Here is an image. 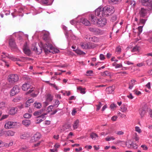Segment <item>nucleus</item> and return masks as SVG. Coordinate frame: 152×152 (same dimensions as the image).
I'll return each instance as SVG.
<instances>
[{"instance_id":"19","label":"nucleus","mask_w":152,"mask_h":152,"mask_svg":"<svg viewBox=\"0 0 152 152\" xmlns=\"http://www.w3.org/2000/svg\"><path fill=\"white\" fill-rule=\"evenodd\" d=\"M90 19L91 20L92 23L94 24H96L98 19L97 18L93 15L91 14L90 15Z\"/></svg>"},{"instance_id":"30","label":"nucleus","mask_w":152,"mask_h":152,"mask_svg":"<svg viewBox=\"0 0 152 152\" xmlns=\"http://www.w3.org/2000/svg\"><path fill=\"white\" fill-rule=\"evenodd\" d=\"M90 41L93 42H97L99 41V39L96 37H90L89 38Z\"/></svg>"},{"instance_id":"13","label":"nucleus","mask_w":152,"mask_h":152,"mask_svg":"<svg viewBox=\"0 0 152 152\" xmlns=\"http://www.w3.org/2000/svg\"><path fill=\"white\" fill-rule=\"evenodd\" d=\"M31 87L30 83L27 82L23 84L22 86V89L25 91H26L28 90V89L30 88Z\"/></svg>"},{"instance_id":"10","label":"nucleus","mask_w":152,"mask_h":152,"mask_svg":"<svg viewBox=\"0 0 152 152\" xmlns=\"http://www.w3.org/2000/svg\"><path fill=\"white\" fill-rule=\"evenodd\" d=\"M71 127V125L69 124H66L60 127L59 129V131L61 132H63L66 130L69 129Z\"/></svg>"},{"instance_id":"21","label":"nucleus","mask_w":152,"mask_h":152,"mask_svg":"<svg viewBox=\"0 0 152 152\" xmlns=\"http://www.w3.org/2000/svg\"><path fill=\"white\" fill-rule=\"evenodd\" d=\"M41 137V134L38 132L36 133L33 137L32 139L35 141L38 140Z\"/></svg>"},{"instance_id":"12","label":"nucleus","mask_w":152,"mask_h":152,"mask_svg":"<svg viewBox=\"0 0 152 152\" xmlns=\"http://www.w3.org/2000/svg\"><path fill=\"white\" fill-rule=\"evenodd\" d=\"M47 115V113H44L38 117L36 122V123L39 124L45 120V116L46 115Z\"/></svg>"},{"instance_id":"41","label":"nucleus","mask_w":152,"mask_h":152,"mask_svg":"<svg viewBox=\"0 0 152 152\" xmlns=\"http://www.w3.org/2000/svg\"><path fill=\"white\" fill-rule=\"evenodd\" d=\"M102 106V103L100 102H99V104L96 105V110L97 111H99V109H100V108Z\"/></svg>"},{"instance_id":"3","label":"nucleus","mask_w":152,"mask_h":152,"mask_svg":"<svg viewBox=\"0 0 152 152\" xmlns=\"http://www.w3.org/2000/svg\"><path fill=\"white\" fill-rule=\"evenodd\" d=\"M18 80V76L16 74H12L9 75L8 77V80L11 84H13L16 83Z\"/></svg>"},{"instance_id":"31","label":"nucleus","mask_w":152,"mask_h":152,"mask_svg":"<svg viewBox=\"0 0 152 152\" xmlns=\"http://www.w3.org/2000/svg\"><path fill=\"white\" fill-rule=\"evenodd\" d=\"M121 110L123 113H126L128 111L127 107L125 105H123L121 107Z\"/></svg>"},{"instance_id":"28","label":"nucleus","mask_w":152,"mask_h":152,"mask_svg":"<svg viewBox=\"0 0 152 152\" xmlns=\"http://www.w3.org/2000/svg\"><path fill=\"white\" fill-rule=\"evenodd\" d=\"M107 92L109 94L113 93L114 90V88L113 86H110L107 88Z\"/></svg>"},{"instance_id":"36","label":"nucleus","mask_w":152,"mask_h":152,"mask_svg":"<svg viewBox=\"0 0 152 152\" xmlns=\"http://www.w3.org/2000/svg\"><path fill=\"white\" fill-rule=\"evenodd\" d=\"M53 105H50L49 106L47 110V113H49L52 111V109H53Z\"/></svg>"},{"instance_id":"56","label":"nucleus","mask_w":152,"mask_h":152,"mask_svg":"<svg viewBox=\"0 0 152 152\" xmlns=\"http://www.w3.org/2000/svg\"><path fill=\"white\" fill-rule=\"evenodd\" d=\"M48 0H42V3L48 5L49 4H48Z\"/></svg>"},{"instance_id":"1","label":"nucleus","mask_w":152,"mask_h":152,"mask_svg":"<svg viewBox=\"0 0 152 152\" xmlns=\"http://www.w3.org/2000/svg\"><path fill=\"white\" fill-rule=\"evenodd\" d=\"M41 46L43 47L46 53H58L59 52L58 50L54 48L51 44L47 43L43 45L42 43H41Z\"/></svg>"},{"instance_id":"44","label":"nucleus","mask_w":152,"mask_h":152,"mask_svg":"<svg viewBox=\"0 0 152 152\" xmlns=\"http://www.w3.org/2000/svg\"><path fill=\"white\" fill-rule=\"evenodd\" d=\"M49 85L53 87L54 88H55V89L56 90H58L59 89V88H58V87H57L56 85L55 84H52L51 83H50Z\"/></svg>"},{"instance_id":"40","label":"nucleus","mask_w":152,"mask_h":152,"mask_svg":"<svg viewBox=\"0 0 152 152\" xmlns=\"http://www.w3.org/2000/svg\"><path fill=\"white\" fill-rule=\"evenodd\" d=\"M121 1V0H108V2L111 4H116Z\"/></svg>"},{"instance_id":"26","label":"nucleus","mask_w":152,"mask_h":152,"mask_svg":"<svg viewBox=\"0 0 152 152\" xmlns=\"http://www.w3.org/2000/svg\"><path fill=\"white\" fill-rule=\"evenodd\" d=\"M22 124L26 126H28L31 124V121L28 119H26L22 121Z\"/></svg>"},{"instance_id":"22","label":"nucleus","mask_w":152,"mask_h":152,"mask_svg":"<svg viewBox=\"0 0 152 152\" xmlns=\"http://www.w3.org/2000/svg\"><path fill=\"white\" fill-rule=\"evenodd\" d=\"M80 45L81 48L83 49H87L90 48L89 45L86 42H81L80 44Z\"/></svg>"},{"instance_id":"7","label":"nucleus","mask_w":152,"mask_h":152,"mask_svg":"<svg viewBox=\"0 0 152 152\" xmlns=\"http://www.w3.org/2000/svg\"><path fill=\"white\" fill-rule=\"evenodd\" d=\"M3 55H1V58H5L7 57L13 61H20L19 59L15 58L13 56L8 54L5 52H3Z\"/></svg>"},{"instance_id":"46","label":"nucleus","mask_w":152,"mask_h":152,"mask_svg":"<svg viewBox=\"0 0 152 152\" xmlns=\"http://www.w3.org/2000/svg\"><path fill=\"white\" fill-rule=\"evenodd\" d=\"M6 104L4 102H2L0 104V108L1 109H3L5 107Z\"/></svg>"},{"instance_id":"58","label":"nucleus","mask_w":152,"mask_h":152,"mask_svg":"<svg viewBox=\"0 0 152 152\" xmlns=\"http://www.w3.org/2000/svg\"><path fill=\"white\" fill-rule=\"evenodd\" d=\"M142 27L143 26H140L138 27V30L140 34L141 33L142 31Z\"/></svg>"},{"instance_id":"20","label":"nucleus","mask_w":152,"mask_h":152,"mask_svg":"<svg viewBox=\"0 0 152 152\" xmlns=\"http://www.w3.org/2000/svg\"><path fill=\"white\" fill-rule=\"evenodd\" d=\"M4 133L5 136L7 137L13 136L14 135L15 132L13 131L9 130L5 131Z\"/></svg>"},{"instance_id":"4","label":"nucleus","mask_w":152,"mask_h":152,"mask_svg":"<svg viewBox=\"0 0 152 152\" xmlns=\"http://www.w3.org/2000/svg\"><path fill=\"white\" fill-rule=\"evenodd\" d=\"M18 124L16 122L7 121L6 122L4 127L7 129H11L17 126Z\"/></svg>"},{"instance_id":"6","label":"nucleus","mask_w":152,"mask_h":152,"mask_svg":"<svg viewBox=\"0 0 152 152\" xmlns=\"http://www.w3.org/2000/svg\"><path fill=\"white\" fill-rule=\"evenodd\" d=\"M143 5L148 7L149 10H152V0H140Z\"/></svg>"},{"instance_id":"9","label":"nucleus","mask_w":152,"mask_h":152,"mask_svg":"<svg viewBox=\"0 0 152 152\" xmlns=\"http://www.w3.org/2000/svg\"><path fill=\"white\" fill-rule=\"evenodd\" d=\"M96 25L100 26H103L105 25L107 23V20L105 18H100L98 19Z\"/></svg>"},{"instance_id":"42","label":"nucleus","mask_w":152,"mask_h":152,"mask_svg":"<svg viewBox=\"0 0 152 152\" xmlns=\"http://www.w3.org/2000/svg\"><path fill=\"white\" fill-rule=\"evenodd\" d=\"M102 75L104 76H109L110 75V74L109 72L107 71H105L103 72L102 74Z\"/></svg>"},{"instance_id":"64","label":"nucleus","mask_w":152,"mask_h":152,"mask_svg":"<svg viewBox=\"0 0 152 152\" xmlns=\"http://www.w3.org/2000/svg\"><path fill=\"white\" fill-rule=\"evenodd\" d=\"M146 20L144 19H140V23H142L143 24H144Z\"/></svg>"},{"instance_id":"25","label":"nucleus","mask_w":152,"mask_h":152,"mask_svg":"<svg viewBox=\"0 0 152 152\" xmlns=\"http://www.w3.org/2000/svg\"><path fill=\"white\" fill-rule=\"evenodd\" d=\"M136 80H132L129 82V89H131L133 88L134 85L135 83Z\"/></svg>"},{"instance_id":"27","label":"nucleus","mask_w":152,"mask_h":152,"mask_svg":"<svg viewBox=\"0 0 152 152\" xmlns=\"http://www.w3.org/2000/svg\"><path fill=\"white\" fill-rule=\"evenodd\" d=\"M34 107L37 109H40L42 106V104L41 103L36 102L34 104Z\"/></svg>"},{"instance_id":"59","label":"nucleus","mask_w":152,"mask_h":152,"mask_svg":"<svg viewBox=\"0 0 152 152\" xmlns=\"http://www.w3.org/2000/svg\"><path fill=\"white\" fill-rule=\"evenodd\" d=\"M146 86L149 89H150L151 88V83L148 82L146 85Z\"/></svg>"},{"instance_id":"43","label":"nucleus","mask_w":152,"mask_h":152,"mask_svg":"<svg viewBox=\"0 0 152 152\" xmlns=\"http://www.w3.org/2000/svg\"><path fill=\"white\" fill-rule=\"evenodd\" d=\"M116 105L114 103L110 105V108L111 110H114V109L116 108Z\"/></svg>"},{"instance_id":"45","label":"nucleus","mask_w":152,"mask_h":152,"mask_svg":"<svg viewBox=\"0 0 152 152\" xmlns=\"http://www.w3.org/2000/svg\"><path fill=\"white\" fill-rule=\"evenodd\" d=\"M135 131L139 133H140L142 132L140 127L137 126L135 127Z\"/></svg>"},{"instance_id":"18","label":"nucleus","mask_w":152,"mask_h":152,"mask_svg":"<svg viewBox=\"0 0 152 152\" xmlns=\"http://www.w3.org/2000/svg\"><path fill=\"white\" fill-rule=\"evenodd\" d=\"M80 22L85 26H89L91 25V23L88 20L84 18H81Z\"/></svg>"},{"instance_id":"47","label":"nucleus","mask_w":152,"mask_h":152,"mask_svg":"<svg viewBox=\"0 0 152 152\" xmlns=\"http://www.w3.org/2000/svg\"><path fill=\"white\" fill-rule=\"evenodd\" d=\"M31 116V115L28 113H26L24 115V117L26 118H30Z\"/></svg>"},{"instance_id":"55","label":"nucleus","mask_w":152,"mask_h":152,"mask_svg":"<svg viewBox=\"0 0 152 152\" xmlns=\"http://www.w3.org/2000/svg\"><path fill=\"white\" fill-rule=\"evenodd\" d=\"M122 67V65L121 63L116 64L115 66V68H118Z\"/></svg>"},{"instance_id":"49","label":"nucleus","mask_w":152,"mask_h":152,"mask_svg":"<svg viewBox=\"0 0 152 152\" xmlns=\"http://www.w3.org/2000/svg\"><path fill=\"white\" fill-rule=\"evenodd\" d=\"M121 48L119 46L117 47L116 49V51L118 53H119L121 51Z\"/></svg>"},{"instance_id":"39","label":"nucleus","mask_w":152,"mask_h":152,"mask_svg":"<svg viewBox=\"0 0 152 152\" xmlns=\"http://www.w3.org/2000/svg\"><path fill=\"white\" fill-rule=\"evenodd\" d=\"M140 49V48L139 47L137 46H136L133 48L132 51V52L138 51Z\"/></svg>"},{"instance_id":"52","label":"nucleus","mask_w":152,"mask_h":152,"mask_svg":"<svg viewBox=\"0 0 152 152\" xmlns=\"http://www.w3.org/2000/svg\"><path fill=\"white\" fill-rule=\"evenodd\" d=\"M134 140L136 141H138L139 139V137L137 135V133H136L135 136L134 138Z\"/></svg>"},{"instance_id":"63","label":"nucleus","mask_w":152,"mask_h":152,"mask_svg":"<svg viewBox=\"0 0 152 152\" xmlns=\"http://www.w3.org/2000/svg\"><path fill=\"white\" fill-rule=\"evenodd\" d=\"M8 115H3L2 116V117L1 118V120H3L4 119L6 118H7L8 117Z\"/></svg>"},{"instance_id":"15","label":"nucleus","mask_w":152,"mask_h":152,"mask_svg":"<svg viewBox=\"0 0 152 152\" xmlns=\"http://www.w3.org/2000/svg\"><path fill=\"white\" fill-rule=\"evenodd\" d=\"M23 50L25 53L27 55H29L31 53V50L29 49L26 43L24 45Z\"/></svg>"},{"instance_id":"29","label":"nucleus","mask_w":152,"mask_h":152,"mask_svg":"<svg viewBox=\"0 0 152 152\" xmlns=\"http://www.w3.org/2000/svg\"><path fill=\"white\" fill-rule=\"evenodd\" d=\"M17 111V108L15 107L12 108L9 111V113L11 115L15 114Z\"/></svg>"},{"instance_id":"57","label":"nucleus","mask_w":152,"mask_h":152,"mask_svg":"<svg viewBox=\"0 0 152 152\" xmlns=\"http://www.w3.org/2000/svg\"><path fill=\"white\" fill-rule=\"evenodd\" d=\"M60 145L57 143H56L55 145L54 146V147L55 148V149H57L59 148L60 147Z\"/></svg>"},{"instance_id":"38","label":"nucleus","mask_w":152,"mask_h":152,"mask_svg":"<svg viewBox=\"0 0 152 152\" xmlns=\"http://www.w3.org/2000/svg\"><path fill=\"white\" fill-rule=\"evenodd\" d=\"M115 139V138L113 136L107 137L105 138V140L107 141L111 140H113Z\"/></svg>"},{"instance_id":"23","label":"nucleus","mask_w":152,"mask_h":152,"mask_svg":"<svg viewBox=\"0 0 152 152\" xmlns=\"http://www.w3.org/2000/svg\"><path fill=\"white\" fill-rule=\"evenodd\" d=\"M80 121L79 120L77 119L73 122V129H76L79 126Z\"/></svg>"},{"instance_id":"14","label":"nucleus","mask_w":152,"mask_h":152,"mask_svg":"<svg viewBox=\"0 0 152 152\" xmlns=\"http://www.w3.org/2000/svg\"><path fill=\"white\" fill-rule=\"evenodd\" d=\"M101 12H103V7L100 6L97 9L95 12V14L97 16L101 17L102 16V14Z\"/></svg>"},{"instance_id":"50","label":"nucleus","mask_w":152,"mask_h":152,"mask_svg":"<svg viewBox=\"0 0 152 152\" xmlns=\"http://www.w3.org/2000/svg\"><path fill=\"white\" fill-rule=\"evenodd\" d=\"M13 142L12 141H11L9 142L6 143V146H8V147L10 146H12L13 145Z\"/></svg>"},{"instance_id":"8","label":"nucleus","mask_w":152,"mask_h":152,"mask_svg":"<svg viewBox=\"0 0 152 152\" xmlns=\"http://www.w3.org/2000/svg\"><path fill=\"white\" fill-rule=\"evenodd\" d=\"M126 146L128 148H132L136 149L137 148V145L134 143L132 141L130 140H128L126 142Z\"/></svg>"},{"instance_id":"35","label":"nucleus","mask_w":152,"mask_h":152,"mask_svg":"<svg viewBox=\"0 0 152 152\" xmlns=\"http://www.w3.org/2000/svg\"><path fill=\"white\" fill-rule=\"evenodd\" d=\"M45 110L44 109V110L43 109H42L40 110L39 111L35 112L34 113V116H37V115H39L41 114V113L42 112H43V110Z\"/></svg>"},{"instance_id":"16","label":"nucleus","mask_w":152,"mask_h":152,"mask_svg":"<svg viewBox=\"0 0 152 152\" xmlns=\"http://www.w3.org/2000/svg\"><path fill=\"white\" fill-rule=\"evenodd\" d=\"M31 49L34 51L37 54H38L41 53L42 52L41 48L39 47L38 48L36 47L35 44H34V45L31 47Z\"/></svg>"},{"instance_id":"2","label":"nucleus","mask_w":152,"mask_h":152,"mask_svg":"<svg viewBox=\"0 0 152 152\" xmlns=\"http://www.w3.org/2000/svg\"><path fill=\"white\" fill-rule=\"evenodd\" d=\"M114 12V8L112 6H107L103 7V12H101L102 16L106 17L109 15V14Z\"/></svg>"},{"instance_id":"11","label":"nucleus","mask_w":152,"mask_h":152,"mask_svg":"<svg viewBox=\"0 0 152 152\" xmlns=\"http://www.w3.org/2000/svg\"><path fill=\"white\" fill-rule=\"evenodd\" d=\"M148 10L145 9L141 8L139 14L140 17L144 18L147 14Z\"/></svg>"},{"instance_id":"32","label":"nucleus","mask_w":152,"mask_h":152,"mask_svg":"<svg viewBox=\"0 0 152 152\" xmlns=\"http://www.w3.org/2000/svg\"><path fill=\"white\" fill-rule=\"evenodd\" d=\"M53 99V96L50 94H48L47 96L46 100L49 102H51Z\"/></svg>"},{"instance_id":"53","label":"nucleus","mask_w":152,"mask_h":152,"mask_svg":"<svg viewBox=\"0 0 152 152\" xmlns=\"http://www.w3.org/2000/svg\"><path fill=\"white\" fill-rule=\"evenodd\" d=\"M144 65L145 64L143 62H141L137 64V66L138 67H141Z\"/></svg>"},{"instance_id":"54","label":"nucleus","mask_w":152,"mask_h":152,"mask_svg":"<svg viewBox=\"0 0 152 152\" xmlns=\"http://www.w3.org/2000/svg\"><path fill=\"white\" fill-rule=\"evenodd\" d=\"M147 65L150 66L152 64V61L151 59H148L147 61Z\"/></svg>"},{"instance_id":"51","label":"nucleus","mask_w":152,"mask_h":152,"mask_svg":"<svg viewBox=\"0 0 152 152\" xmlns=\"http://www.w3.org/2000/svg\"><path fill=\"white\" fill-rule=\"evenodd\" d=\"M100 59L101 60H104L105 59L104 56L103 54H100L99 56Z\"/></svg>"},{"instance_id":"17","label":"nucleus","mask_w":152,"mask_h":152,"mask_svg":"<svg viewBox=\"0 0 152 152\" xmlns=\"http://www.w3.org/2000/svg\"><path fill=\"white\" fill-rule=\"evenodd\" d=\"M9 44L12 49H14L17 48L15 41L13 39H10V40Z\"/></svg>"},{"instance_id":"37","label":"nucleus","mask_w":152,"mask_h":152,"mask_svg":"<svg viewBox=\"0 0 152 152\" xmlns=\"http://www.w3.org/2000/svg\"><path fill=\"white\" fill-rule=\"evenodd\" d=\"M74 51H75L76 53H77L78 54L82 55L84 54H85V53L81 51V50L79 49L74 50Z\"/></svg>"},{"instance_id":"24","label":"nucleus","mask_w":152,"mask_h":152,"mask_svg":"<svg viewBox=\"0 0 152 152\" xmlns=\"http://www.w3.org/2000/svg\"><path fill=\"white\" fill-rule=\"evenodd\" d=\"M146 113V111L145 109L143 108H141L140 109L139 113L141 117L142 118L144 117Z\"/></svg>"},{"instance_id":"33","label":"nucleus","mask_w":152,"mask_h":152,"mask_svg":"<svg viewBox=\"0 0 152 152\" xmlns=\"http://www.w3.org/2000/svg\"><path fill=\"white\" fill-rule=\"evenodd\" d=\"M91 137L94 140L96 139V138L98 137V135L94 133H92L90 134Z\"/></svg>"},{"instance_id":"61","label":"nucleus","mask_w":152,"mask_h":152,"mask_svg":"<svg viewBox=\"0 0 152 152\" xmlns=\"http://www.w3.org/2000/svg\"><path fill=\"white\" fill-rule=\"evenodd\" d=\"M116 134L118 135H122L124 134V132L122 131H118L117 132Z\"/></svg>"},{"instance_id":"60","label":"nucleus","mask_w":152,"mask_h":152,"mask_svg":"<svg viewBox=\"0 0 152 152\" xmlns=\"http://www.w3.org/2000/svg\"><path fill=\"white\" fill-rule=\"evenodd\" d=\"M85 148H86L87 149V150H89V149H91L92 148V147L91 145H86L85 146Z\"/></svg>"},{"instance_id":"48","label":"nucleus","mask_w":152,"mask_h":152,"mask_svg":"<svg viewBox=\"0 0 152 152\" xmlns=\"http://www.w3.org/2000/svg\"><path fill=\"white\" fill-rule=\"evenodd\" d=\"M141 147L143 148V150L146 151L148 149L147 147L145 145H141Z\"/></svg>"},{"instance_id":"62","label":"nucleus","mask_w":152,"mask_h":152,"mask_svg":"<svg viewBox=\"0 0 152 152\" xmlns=\"http://www.w3.org/2000/svg\"><path fill=\"white\" fill-rule=\"evenodd\" d=\"M117 118V116H114L111 118V120L113 121H115L116 120Z\"/></svg>"},{"instance_id":"34","label":"nucleus","mask_w":152,"mask_h":152,"mask_svg":"<svg viewBox=\"0 0 152 152\" xmlns=\"http://www.w3.org/2000/svg\"><path fill=\"white\" fill-rule=\"evenodd\" d=\"M77 89L80 91L81 94H84L85 93V88H83L81 86H79L77 88Z\"/></svg>"},{"instance_id":"5","label":"nucleus","mask_w":152,"mask_h":152,"mask_svg":"<svg viewBox=\"0 0 152 152\" xmlns=\"http://www.w3.org/2000/svg\"><path fill=\"white\" fill-rule=\"evenodd\" d=\"M20 88L18 85L15 86L10 91V95L11 96H14L18 94L20 91Z\"/></svg>"}]
</instances>
